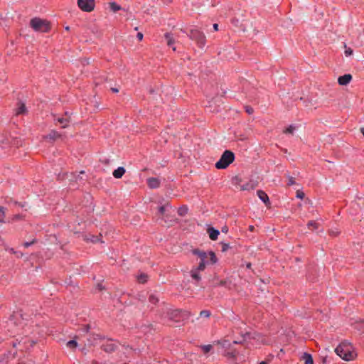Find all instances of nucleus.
I'll return each mask as SVG.
<instances>
[{"mask_svg":"<svg viewBox=\"0 0 364 364\" xmlns=\"http://www.w3.org/2000/svg\"><path fill=\"white\" fill-rule=\"evenodd\" d=\"M346 55H350L352 54L353 50L350 48H348L345 51Z\"/></svg>","mask_w":364,"mask_h":364,"instance_id":"ea45409f","label":"nucleus"},{"mask_svg":"<svg viewBox=\"0 0 364 364\" xmlns=\"http://www.w3.org/2000/svg\"><path fill=\"white\" fill-rule=\"evenodd\" d=\"M191 276L193 279H195L197 282H198L200 279L199 272H198L197 270L193 269L191 272Z\"/></svg>","mask_w":364,"mask_h":364,"instance_id":"5701e85b","label":"nucleus"},{"mask_svg":"<svg viewBox=\"0 0 364 364\" xmlns=\"http://www.w3.org/2000/svg\"><path fill=\"white\" fill-rule=\"evenodd\" d=\"M257 196L258 197L266 204H269V197L267 195V193L265 192H264L263 191H261V190H259L257 191Z\"/></svg>","mask_w":364,"mask_h":364,"instance_id":"dca6fc26","label":"nucleus"},{"mask_svg":"<svg viewBox=\"0 0 364 364\" xmlns=\"http://www.w3.org/2000/svg\"><path fill=\"white\" fill-rule=\"evenodd\" d=\"M149 302H151L152 304H156L159 301L158 297H156L154 294H151L149 296Z\"/></svg>","mask_w":364,"mask_h":364,"instance_id":"c85d7f7f","label":"nucleus"},{"mask_svg":"<svg viewBox=\"0 0 364 364\" xmlns=\"http://www.w3.org/2000/svg\"><path fill=\"white\" fill-rule=\"evenodd\" d=\"M77 346V343L75 341L72 340L67 343V346L70 348H75Z\"/></svg>","mask_w":364,"mask_h":364,"instance_id":"bb28decb","label":"nucleus"},{"mask_svg":"<svg viewBox=\"0 0 364 364\" xmlns=\"http://www.w3.org/2000/svg\"><path fill=\"white\" fill-rule=\"evenodd\" d=\"M30 25L34 31L38 32H47L50 28V23L40 18H32Z\"/></svg>","mask_w":364,"mask_h":364,"instance_id":"20e7f679","label":"nucleus"},{"mask_svg":"<svg viewBox=\"0 0 364 364\" xmlns=\"http://www.w3.org/2000/svg\"><path fill=\"white\" fill-rule=\"evenodd\" d=\"M237 352L236 350H225L224 355L230 359H235L237 356Z\"/></svg>","mask_w":364,"mask_h":364,"instance_id":"aec40b11","label":"nucleus"},{"mask_svg":"<svg viewBox=\"0 0 364 364\" xmlns=\"http://www.w3.org/2000/svg\"><path fill=\"white\" fill-rule=\"evenodd\" d=\"M245 110L246 112L249 114H251L253 113L254 110L251 107H249V106H247L245 107Z\"/></svg>","mask_w":364,"mask_h":364,"instance_id":"e433bc0d","label":"nucleus"},{"mask_svg":"<svg viewBox=\"0 0 364 364\" xmlns=\"http://www.w3.org/2000/svg\"><path fill=\"white\" fill-rule=\"evenodd\" d=\"M213 29H214V31H218V24H217V23H214V24H213Z\"/></svg>","mask_w":364,"mask_h":364,"instance_id":"c03bdc74","label":"nucleus"},{"mask_svg":"<svg viewBox=\"0 0 364 364\" xmlns=\"http://www.w3.org/2000/svg\"><path fill=\"white\" fill-rule=\"evenodd\" d=\"M6 328L7 331L11 332V335L14 337L18 336L16 338V342L13 343V346H19L21 350H26L29 347L35 344V341L28 338V334L30 332V327L28 326L27 323L23 318L20 312L14 313L7 321Z\"/></svg>","mask_w":364,"mask_h":364,"instance_id":"f257e3e1","label":"nucleus"},{"mask_svg":"<svg viewBox=\"0 0 364 364\" xmlns=\"http://www.w3.org/2000/svg\"><path fill=\"white\" fill-rule=\"evenodd\" d=\"M90 240H91L92 242H97L99 241L98 237L93 235L91 237Z\"/></svg>","mask_w":364,"mask_h":364,"instance_id":"58836bf2","label":"nucleus"},{"mask_svg":"<svg viewBox=\"0 0 364 364\" xmlns=\"http://www.w3.org/2000/svg\"><path fill=\"white\" fill-rule=\"evenodd\" d=\"M188 209L186 207H181L178 209V213L180 215H185L187 213Z\"/></svg>","mask_w":364,"mask_h":364,"instance_id":"c756f323","label":"nucleus"},{"mask_svg":"<svg viewBox=\"0 0 364 364\" xmlns=\"http://www.w3.org/2000/svg\"><path fill=\"white\" fill-rule=\"evenodd\" d=\"M4 215L5 208L2 206H0V222H4Z\"/></svg>","mask_w":364,"mask_h":364,"instance_id":"7c9ffc66","label":"nucleus"},{"mask_svg":"<svg viewBox=\"0 0 364 364\" xmlns=\"http://www.w3.org/2000/svg\"><path fill=\"white\" fill-rule=\"evenodd\" d=\"M308 227L311 228V227L316 229L317 228V223L314 221H309L308 223Z\"/></svg>","mask_w":364,"mask_h":364,"instance_id":"f704fd0d","label":"nucleus"},{"mask_svg":"<svg viewBox=\"0 0 364 364\" xmlns=\"http://www.w3.org/2000/svg\"><path fill=\"white\" fill-rule=\"evenodd\" d=\"M206 264L207 263H205V262H200L199 263L198 267L196 269H195V270H197L198 272L204 270Z\"/></svg>","mask_w":364,"mask_h":364,"instance_id":"cd10ccee","label":"nucleus"},{"mask_svg":"<svg viewBox=\"0 0 364 364\" xmlns=\"http://www.w3.org/2000/svg\"><path fill=\"white\" fill-rule=\"evenodd\" d=\"M163 2H164L165 4H167L171 0H161Z\"/></svg>","mask_w":364,"mask_h":364,"instance_id":"de8ad7c7","label":"nucleus"},{"mask_svg":"<svg viewBox=\"0 0 364 364\" xmlns=\"http://www.w3.org/2000/svg\"><path fill=\"white\" fill-rule=\"evenodd\" d=\"M97 287H98V288H99V289H100V290H102V285H101V284H98V285H97Z\"/></svg>","mask_w":364,"mask_h":364,"instance_id":"09e8293b","label":"nucleus"},{"mask_svg":"<svg viewBox=\"0 0 364 364\" xmlns=\"http://www.w3.org/2000/svg\"><path fill=\"white\" fill-rule=\"evenodd\" d=\"M60 137V134L55 130H52L46 136L50 140H56Z\"/></svg>","mask_w":364,"mask_h":364,"instance_id":"6ab92c4d","label":"nucleus"},{"mask_svg":"<svg viewBox=\"0 0 364 364\" xmlns=\"http://www.w3.org/2000/svg\"><path fill=\"white\" fill-rule=\"evenodd\" d=\"M33 243V242H26L24 243L23 245L25 246V247H29Z\"/></svg>","mask_w":364,"mask_h":364,"instance_id":"79ce46f5","label":"nucleus"},{"mask_svg":"<svg viewBox=\"0 0 364 364\" xmlns=\"http://www.w3.org/2000/svg\"><path fill=\"white\" fill-rule=\"evenodd\" d=\"M112 92H118L119 90L117 88H112Z\"/></svg>","mask_w":364,"mask_h":364,"instance_id":"a18cd8bd","label":"nucleus"},{"mask_svg":"<svg viewBox=\"0 0 364 364\" xmlns=\"http://www.w3.org/2000/svg\"><path fill=\"white\" fill-rule=\"evenodd\" d=\"M200 316L204 317H209L210 316V312L207 310H203L200 311Z\"/></svg>","mask_w":364,"mask_h":364,"instance_id":"473e14b6","label":"nucleus"},{"mask_svg":"<svg viewBox=\"0 0 364 364\" xmlns=\"http://www.w3.org/2000/svg\"><path fill=\"white\" fill-rule=\"evenodd\" d=\"M295 184V180L293 177L291 176H288V183H287V185L288 186H292V185H294Z\"/></svg>","mask_w":364,"mask_h":364,"instance_id":"72a5a7b5","label":"nucleus"},{"mask_svg":"<svg viewBox=\"0 0 364 364\" xmlns=\"http://www.w3.org/2000/svg\"><path fill=\"white\" fill-rule=\"evenodd\" d=\"M125 169L123 167H118L113 171V176L116 178H120L124 174Z\"/></svg>","mask_w":364,"mask_h":364,"instance_id":"f3484780","label":"nucleus"},{"mask_svg":"<svg viewBox=\"0 0 364 364\" xmlns=\"http://www.w3.org/2000/svg\"><path fill=\"white\" fill-rule=\"evenodd\" d=\"M188 36L191 39L195 41L199 47L203 48L205 45V36L202 31L196 28L191 29Z\"/></svg>","mask_w":364,"mask_h":364,"instance_id":"39448f33","label":"nucleus"},{"mask_svg":"<svg viewBox=\"0 0 364 364\" xmlns=\"http://www.w3.org/2000/svg\"><path fill=\"white\" fill-rule=\"evenodd\" d=\"M147 278H148L147 274H141L138 277L137 279H138L139 283L144 284V283H145L146 282Z\"/></svg>","mask_w":364,"mask_h":364,"instance_id":"b1692460","label":"nucleus"},{"mask_svg":"<svg viewBox=\"0 0 364 364\" xmlns=\"http://www.w3.org/2000/svg\"><path fill=\"white\" fill-rule=\"evenodd\" d=\"M207 232L209 235L210 238L212 240H216L220 234L218 230L214 229L213 228H208Z\"/></svg>","mask_w":364,"mask_h":364,"instance_id":"4468645a","label":"nucleus"},{"mask_svg":"<svg viewBox=\"0 0 364 364\" xmlns=\"http://www.w3.org/2000/svg\"><path fill=\"white\" fill-rule=\"evenodd\" d=\"M295 129V127L293 126H289L288 128H287L284 132L285 134H293L294 131Z\"/></svg>","mask_w":364,"mask_h":364,"instance_id":"2f4dec72","label":"nucleus"},{"mask_svg":"<svg viewBox=\"0 0 364 364\" xmlns=\"http://www.w3.org/2000/svg\"><path fill=\"white\" fill-rule=\"evenodd\" d=\"M79 180H82V177L80 176V174L77 175V178H76V181H79Z\"/></svg>","mask_w":364,"mask_h":364,"instance_id":"49530a36","label":"nucleus"},{"mask_svg":"<svg viewBox=\"0 0 364 364\" xmlns=\"http://www.w3.org/2000/svg\"><path fill=\"white\" fill-rule=\"evenodd\" d=\"M250 267H251V263H247V268H250Z\"/></svg>","mask_w":364,"mask_h":364,"instance_id":"3c124183","label":"nucleus"},{"mask_svg":"<svg viewBox=\"0 0 364 364\" xmlns=\"http://www.w3.org/2000/svg\"><path fill=\"white\" fill-rule=\"evenodd\" d=\"M336 353L345 360H351L354 358V353L352 351V346L350 343L343 342L337 346L335 349Z\"/></svg>","mask_w":364,"mask_h":364,"instance_id":"f03ea898","label":"nucleus"},{"mask_svg":"<svg viewBox=\"0 0 364 364\" xmlns=\"http://www.w3.org/2000/svg\"><path fill=\"white\" fill-rule=\"evenodd\" d=\"M117 347V345L112 341H107L102 345V348L105 351L112 353L116 350Z\"/></svg>","mask_w":364,"mask_h":364,"instance_id":"9b49d317","label":"nucleus"},{"mask_svg":"<svg viewBox=\"0 0 364 364\" xmlns=\"http://www.w3.org/2000/svg\"><path fill=\"white\" fill-rule=\"evenodd\" d=\"M208 257L210 259V261L212 264H214L216 262V256L215 254L213 252H210L208 253Z\"/></svg>","mask_w":364,"mask_h":364,"instance_id":"a878e982","label":"nucleus"},{"mask_svg":"<svg viewBox=\"0 0 364 364\" xmlns=\"http://www.w3.org/2000/svg\"><path fill=\"white\" fill-rule=\"evenodd\" d=\"M164 38L166 40V43H167L168 46L171 47L172 48V50L173 51H175L176 50V48L175 46H173V45L175 43V39L173 38V34H171L170 33H166L164 35Z\"/></svg>","mask_w":364,"mask_h":364,"instance_id":"1a4fd4ad","label":"nucleus"},{"mask_svg":"<svg viewBox=\"0 0 364 364\" xmlns=\"http://www.w3.org/2000/svg\"><path fill=\"white\" fill-rule=\"evenodd\" d=\"M223 346L224 348L226 347V341L223 342Z\"/></svg>","mask_w":364,"mask_h":364,"instance_id":"864d4df0","label":"nucleus"},{"mask_svg":"<svg viewBox=\"0 0 364 364\" xmlns=\"http://www.w3.org/2000/svg\"><path fill=\"white\" fill-rule=\"evenodd\" d=\"M296 197L299 198H304V193L303 192H301V191H297L296 192Z\"/></svg>","mask_w":364,"mask_h":364,"instance_id":"4c0bfd02","label":"nucleus"},{"mask_svg":"<svg viewBox=\"0 0 364 364\" xmlns=\"http://www.w3.org/2000/svg\"><path fill=\"white\" fill-rule=\"evenodd\" d=\"M259 364H267V363L266 362L263 361V362L260 363Z\"/></svg>","mask_w":364,"mask_h":364,"instance_id":"6e6d98bb","label":"nucleus"},{"mask_svg":"<svg viewBox=\"0 0 364 364\" xmlns=\"http://www.w3.org/2000/svg\"><path fill=\"white\" fill-rule=\"evenodd\" d=\"M229 248H230L229 244H227V243L222 244V251L223 252L228 250Z\"/></svg>","mask_w":364,"mask_h":364,"instance_id":"c9c22d12","label":"nucleus"},{"mask_svg":"<svg viewBox=\"0 0 364 364\" xmlns=\"http://www.w3.org/2000/svg\"><path fill=\"white\" fill-rule=\"evenodd\" d=\"M301 360L304 362L305 364H314L312 356L309 353H303Z\"/></svg>","mask_w":364,"mask_h":364,"instance_id":"a211bd4d","label":"nucleus"},{"mask_svg":"<svg viewBox=\"0 0 364 364\" xmlns=\"http://www.w3.org/2000/svg\"><path fill=\"white\" fill-rule=\"evenodd\" d=\"M193 252L194 255H196L200 257V262H205V263H208V254L205 252H201L198 250H194Z\"/></svg>","mask_w":364,"mask_h":364,"instance_id":"ddd939ff","label":"nucleus"},{"mask_svg":"<svg viewBox=\"0 0 364 364\" xmlns=\"http://www.w3.org/2000/svg\"><path fill=\"white\" fill-rule=\"evenodd\" d=\"M61 125L62 128H65L68 126L70 122V117L66 116L65 117H58L55 119Z\"/></svg>","mask_w":364,"mask_h":364,"instance_id":"2eb2a0df","label":"nucleus"},{"mask_svg":"<svg viewBox=\"0 0 364 364\" xmlns=\"http://www.w3.org/2000/svg\"><path fill=\"white\" fill-rule=\"evenodd\" d=\"M84 173V171H81L80 174H83Z\"/></svg>","mask_w":364,"mask_h":364,"instance_id":"4d7b16f0","label":"nucleus"},{"mask_svg":"<svg viewBox=\"0 0 364 364\" xmlns=\"http://www.w3.org/2000/svg\"><path fill=\"white\" fill-rule=\"evenodd\" d=\"M352 80V75L350 74H345L340 76L338 79V82L341 85H347Z\"/></svg>","mask_w":364,"mask_h":364,"instance_id":"9d476101","label":"nucleus"},{"mask_svg":"<svg viewBox=\"0 0 364 364\" xmlns=\"http://www.w3.org/2000/svg\"><path fill=\"white\" fill-rule=\"evenodd\" d=\"M77 5L82 11L90 12L94 10L95 0H77Z\"/></svg>","mask_w":364,"mask_h":364,"instance_id":"423d86ee","label":"nucleus"},{"mask_svg":"<svg viewBox=\"0 0 364 364\" xmlns=\"http://www.w3.org/2000/svg\"><path fill=\"white\" fill-rule=\"evenodd\" d=\"M233 183L235 185H237L240 187V190L242 191H246V190H251L255 188L256 185L252 182H248L245 183H241L242 180L239 176H235L233 179Z\"/></svg>","mask_w":364,"mask_h":364,"instance_id":"0eeeda50","label":"nucleus"},{"mask_svg":"<svg viewBox=\"0 0 364 364\" xmlns=\"http://www.w3.org/2000/svg\"><path fill=\"white\" fill-rule=\"evenodd\" d=\"M147 184L151 188H157L160 186V181L157 178H149L147 179Z\"/></svg>","mask_w":364,"mask_h":364,"instance_id":"f8f14e48","label":"nucleus"},{"mask_svg":"<svg viewBox=\"0 0 364 364\" xmlns=\"http://www.w3.org/2000/svg\"><path fill=\"white\" fill-rule=\"evenodd\" d=\"M26 112V106L23 103H20L18 108L16 109V114H22Z\"/></svg>","mask_w":364,"mask_h":364,"instance_id":"4be33fe9","label":"nucleus"},{"mask_svg":"<svg viewBox=\"0 0 364 364\" xmlns=\"http://www.w3.org/2000/svg\"><path fill=\"white\" fill-rule=\"evenodd\" d=\"M240 343V342H238L237 341H234V343H235V344H237V343Z\"/></svg>","mask_w":364,"mask_h":364,"instance_id":"5fc2aeb1","label":"nucleus"},{"mask_svg":"<svg viewBox=\"0 0 364 364\" xmlns=\"http://www.w3.org/2000/svg\"><path fill=\"white\" fill-rule=\"evenodd\" d=\"M179 313H180V311H179L178 310H176V311H175V312H174V314H176V316L178 314H179Z\"/></svg>","mask_w":364,"mask_h":364,"instance_id":"603ef678","label":"nucleus"},{"mask_svg":"<svg viewBox=\"0 0 364 364\" xmlns=\"http://www.w3.org/2000/svg\"><path fill=\"white\" fill-rule=\"evenodd\" d=\"M109 9L114 13L122 9V7L115 2L109 3Z\"/></svg>","mask_w":364,"mask_h":364,"instance_id":"412c9836","label":"nucleus"},{"mask_svg":"<svg viewBox=\"0 0 364 364\" xmlns=\"http://www.w3.org/2000/svg\"><path fill=\"white\" fill-rule=\"evenodd\" d=\"M235 155L230 150H225L222 154L220 159L215 164V167L218 169L226 168L230 164L234 161Z\"/></svg>","mask_w":364,"mask_h":364,"instance_id":"7ed1b4c3","label":"nucleus"},{"mask_svg":"<svg viewBox=\"0 0 364 364\" xmlns=\"http://www.w3.org/2000/svg\"><path fill=\"white\" fill-rule=\"evenodd\" d=\"M249 229H250V231H253L254 227L253 226H250Z\"/></svg>","mask_w":364,"mask_h":364,"instance_id":"8fccbe9b","label":"nucleus"},{"mask_svg":"<svg viewBox=\"0 0 364 364\" xmlns=\"http://www.w3.org/2000/svg\"><path fill=\"white\" fill-rule=\"evenodd\" d=\"M136 38L139 41H141L143 39V34L141 33H138L136 35Z\"/></svg>","mask_w":364,"mask_h":364,"instance_id":"a19ab883","label":"nucleus"},{"mask_svg":"<svg viewBox=\"0 0 364 364\" xmlns=\"http://www.w3.org/2000/svg\"><path fill=\"white\" fill-rule=\"evenodd\" d=\"M228 228L227 227H223V228H222V232H223L227 233V232H228Z\"/></svg>","mask_w":364,"mask_h":364,"instance_id":"37998d69","label":"nucleus"},{"mask_svg":"<svg viewBox=\"0 0 364 364\" xmlns=\"http://www.w3.org/2000/svg\"><path fill=\"white\" fill-rule=\"evenodd\" d=\"M171 209V207L166 203L164 205L159 207V213L162 217H168L172 212Z\"/></svg>","mask_w":364,"mask_h":364,"instance_id":"6e6552de","label":"nucleus"},{"mask_svg":"<svg viewBox=\"0 0 364 364\" xmlns=\"http://www.w3.org/2000/svg\"><path fill=\"white\" fill-rule=\"evenodd\" d=\"M200 348L204 353H208V352H210L212 350L213 346H212V345H204V346H201Z\"/></svg>","mask_w":364,"mask_h":364,"instance_id":"393cba45","label":"nucleus"},{"mask_svg":"<svg viewBox=\"0 0 364 364\" xmlns=\"http://www.w3.org/2000/svg\"><path fill=\"white\" fill-rule=\"evenodd\" d=\"M18 364H26V363H19Z\"/></svg>","mask_w":364,"mask_h":364,"instance_id":"13d9d810","label":"nucleus"}]
</instances>
